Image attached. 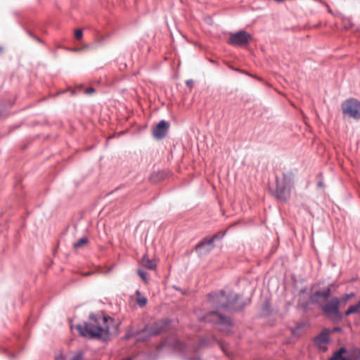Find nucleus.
Masks as SVG:
<instances>
[{"label": "nucleus", "mask_w": 360, "mask_h": 360, "mask_svg": "<svg viewBox=\"0 0 360 360\" xmlns=\"http://www.w3.org/2000/svg\"><path fill=\"white\" fill-rule=\"evenodd\" d=\"M234 70H235L236 71L239 72H241V73H243V74H247V73L245 72V71H244V70H239L238 68H236V69H234Z\"/></svg>", "instance_id": "26"}, {"label": "nucleus", "mask_w": 360, "mask_h": 360, "mask_svg": "<svg viewBox=\"0 0 360 360\" xmlns=\"http://www.w3.org/2000/svg\"><path fill=\"white\" fill-rule=\"evenodd\" d=\"M79 50V49L77 48H74L72 49V51H77Z\"/></svg>", "instance_id": "29"}, {"label": "nucleus", "mask_w": 360, "mask_h": 360, "mask_svg": "<svg viewBox=\"0 0 360 360\" xmlns=\"http://www.w3.org/2000/svg\"><path fill=\"white\" fill-rule=\"evenodd\" d=\"M219 238H221V236H219L218 234L213 236L212 238H205L202 241L196 245L195 250L199 252L200 254H206L213 249L214 246V241L215 239Z\"/></svg>", "instance_id": "7"}, {"label": "nucleus", "mask_w": 360, "mask_h": 360, "mask_svg": "<svg viewBox=\"0 0 360 360\" xmlns=\"http://www.w3.org/2000/svg\"><path fill=\"white\" fill-rule=\"evenodd\" d=\"M352 314H360V300L356 304L351 305L345 313V316H349Z\"/></svg>", "instance_id": "14"}, {"label": "nucleus", "mask_w": 360, "mask_h": 360, "mask_svg": "<svg viewBox=\"0 0 360 360\" xmlns=\"http://www.w3.org/2000/svg\"><path fill=\"white\" fill-rule=\"evenodd\" d=\"M295 176V174L292 171H287L281 175H276V193L278 198L285 201L290 198Z\"/></svg>", "instance_id": "3"}, {"label": "nucleus", "mask_w": 360, "mask_h": 360, "mask_svg": "<svg viewBox=\"0 0 360 360\" xmlns=\"http://www.w3.org/2000/svg\"><path fill=\"white\" fill-rule=\"evenodd\" d=\"M140 264L149 270H155L157 268V262L155 259H150L147 254L143 255L142 257Z\"/></svg>", "instance_id": "11"}, {"label": "nucleus", "mask_w": 360, "mask_h": 360, "mask_svg": "<svg viewBox=\"0 0 360 360\" xmlns=\"http://www.w3.org/2000/svg\"><path fill=\"white\" fill-rule=\"evenodd\" d=\"M3 47L2 46H0V53H1L3 51Z\"/></svg>", "instance_id": "30"}, {"label": "nucleus", "mask_w": 360, "mask_h": 360, "mask_svg": "<svg viewBox=\"0 0 360 360\" xmlns=\"http://www.w3.org/2000/svg\"><path fill=\"white\" fill-rule=\"evenodd\" d=\"M186 84L188 87H192L193 85V79H188L186 81Z\"/></svg>", "instance_id": "24"}, {"label": "nucleus", "mask_w": 360, "mask_h": 360, "mask_svg": "<svg viewBox=\"0 0 360 360\" xmlns=\"http://www.w3.org/2000/svg\"><path fill=\"white\" fill-rule=\"evenodd\" d=\"M88 242V239L86 237H82L80 239H79L76 243H74V248H79L84 245H86Z\"/></svg>", "instance_id": "19"}, {"label": "nucleus", "mask_w": 360, "mask_h": 360, "mask_svg": "<svg viewBox=\"0 0 360 360\" xmlns=\"http://www.w3.org/2000/svg\"><path fill=\"white\" fill-rule=\"evenodd\" d=\"M252 36L245 30H239L234 33H231L229 39V44L233 46H243L249 43Z\"/></svg>", "instance_id": "5"}, {"label": "nucleus", "mask_w": 360, "mask_h": 360, "mask_svg": "<svg viewBox=\"0 0 360 360\" xmlns=\"http://www.w3.org/2000/svg\"><path fill=\"white\" fill-rule=\"evenodd\" d=\"M23 30L25 31V32L33 39L36 40L38 43L44 44V41L38 37L37 35H35L31 30L25 27L24 25H21Z\"/></svg>", "instance_id": "17"}, {"label": "nucleus", "mask_w": 360, "mask_h": 360, "mask_svg": "<svg viewBox=\"0 0 360 360\" xmlns=\"http://www.w3.org/2000/svg\"><path fill=\"white\" fill-rule=\"evenodd\" d=\"M13 15L14 16H18V15H19V13H18V11H13Z\"/></svg>", "instance_id": "28"}, {"label": "nucleus", "mask_w": 360, "mask_h": 360, "mask_svg": "<svg viewBox=\"0 0 360 360\" xmlns=\"http://www.w3.org/2000/svg\"><path fill=\"white\" fill-rule=\"evenodd\" d=\"M176 344L178 345V346H176V349H182V347H183V344L180 342H176Z\"/></svg>", "instance_id": "25"}, {"label": "nucleus", "mask_w": 360, "mask_h": 360, "mask_svg": "<svg viewBox=\"0 0 360 360\" xmlns=\"http://www.w3.org/2000/svg\"><path fill=\"white\" fill-rule=\"evenodd\" d=\"M330 295V288L327 287L322 291H316L310 296V300L313 303H321L328 300Z\"/></svg>", "instance_id": "10"}, {"label": "nucleus", "mask_w": 360, "mask_h": 360, "mask_svg": "<svg viewBox=\"0 0 360 360\" xmlns=\"http://www.w3.org/2000/svg\"><path fill=\"white\" fill-rule=\"evenodd\" d=\"M203 345H204V342H203V341H202V342H201V343H200V345H202V346Z\"/></svg>", "instance_id": "31"}, {"label": "nucleus", "mask_w": 360, "mask_h": 360, "mask_svg": "<svg viewBox=\"0 0 360 360\" xmlns=\"http://www.w3.org/2000/svg\"><path fill=\"white\" fill-rule=\"evenodd\" d=\"M345 352L346 349L344 347H341L334 353L333 356L330 359V360H349L348 358L342 356V354Z\"/></svg>", "instance_id": "15"}, {"label": "nucleus", "mask_w": 360, "mask_h": 360, "mask_svg": "<svg viewBox=\"0 0 360 360\" xmlns=\"http://www.w3.org/2000/svg\"><path fill=\"white\" fill-rule=\"evenodd\" d=\"M318 186H319V187L322 188L323 186V184L322 181H319L318 183Z\"/></svg>", "instance_id": "27"}, {"label": "nucleus", "mask_w": 360, "mask_h": 360, "mask_svg": "<svg viewBox=\"0 0 360 360\" xmlns=\"http://www.w3.org/2000/svg\"><path fill=\"white\" fill-rule=\"evenodd\" d=\"M83 37V31L81 29H77L75 31V38L77 40H80Z\"/></svg>", "instance_id": "22"}, {"label": "nucleus", "mask_w": 360, "mask_h": 360, "mask_svg": "<svg viewBox=\"0 0 360 360\" xmlns=\"http://www.w3.org/2000/svg\"><path fill=\"white\" fill-rule=\"evenodd\" d=\"M119 323L109 316H101L93 319L84 326L77 325V329L84 338H106L109 335H116Z\"/></svg>", "instance_id": "2"}, {"label": "nucleus", "mask_w": 360, "mask_h": 360, "mask_svg": "<svg viewBox=\"0 0 360 360\" xmlns=\"http://www.w3.org/2000/svg\"><path fill=\"white\" fill-rule=\"evenodd\" d=\"M71 360H84V353L82 352H77L71 359Z\"/></svg>", "instance_id": "21"}, {"label": "nucleus", "mask_w": 360, "mask_h": 360, "mask_svg": "<svg viewBox=\"0 0 360 360\" xmlns=\"http://www.w3.org/2000/svg\"><path fill=\"white\" fill-rule=\"evenodd\" d=\"M155 324H156V326L150 330L148 328H146L145 333L149 332V335L150 336L155 335L160 333L163 330L162 326L164 325V323L161 321L157 322Z\"/></svg>", "instance_id": "13"}, {"label": "nucleus", "mask_w": 360, "mask_h": 360, "mask_svg": "<svg viewBox=\"0 0 360 360\" xmlns=\"http://www.w3.org/2000/svg\"><path fill=\"white\" fill-rule=\"evenodd\" d=\"M170 124L165 120H161L153 127V136L156 140L163 139L167 134Z\"/></svg>", "instance_id": "6"}, {"label": "nucleus", "mask_w": 360, "mask_h": 360, "mask_svg": "<svg viewBox=\"0 0 360 360\" xmlns=\"http://www.w3.org/2000/svg\"><path fill=\"white\" fill-rule=\"evenodd\" d=\"M330 330L324 329L319 335L314 338V344L321 352H326L328 349V342H329Z\"/></svg>", "instance_id": "9"}, {"label": "nucleus", "mask_w": 360, "mask_h": 360, "mask_svg": "<svg viewBox=\"0 0 360 360\" xmlns=\"http://www.w3.org/2000/svg\"><path fill=\"white\" fill-rule=\"evenodd\" d=\"M340 303V299L333 297L331 300L326 302L323 307L322 310L327 314L335 317L339 316L338 307Z\"/></svg>", "instance_id": "8"}, {"label": "nucleus", "mask_w": 360, "mask_h": 360, "mask_svg": "<svg viewBox=\"0 0 360 360\" xmlns=\"http://www.w3.org/2000/svg\"><path fill=\"white\" fill-rule=\"evenodd\" d=\"M95 91L96 89L94 87H89L84 90V93L87 95H91Z\"/></svg>", "instance_id": "23"}, {"label": "nucleus", "mask_w": 360, "mask_h": 360, "mask_svg": "<svg viewBox=\"0 0 360 360\" xmlns=\"http://www.w3.org/2000/svg\"><path fill=\"white\" fill-rule=\"evenodd\" d=\"M110 34L101 35L98 32H97L95 44H89L86 45V47L92 49L96 48L97 46H103L105 43L106 40L110 37Z\"/></svg>", "instance_id": "12"}, {"label": "nucleus", "mask_w": 360, "mask_h": 360, "mask_svg": "<svg viewBox=\"0 0 360 360\" xmlns=\"http://www.w3.org/2000/svg\"><path fill=\"white\" fill-rule=\"evenodd\" d=\"M137 273H138L139 276H140V278L142 279V281L145 283H148V274L146 272H145L142 269H138Z\"/></svg>", "instance_id": "20"}, {"label": "nucleus", "mask_w": 360, "mask_h": 360, "mask_svg": "<svg viewBox=\"0 0 360 360\" xmlns=\"http://www.w3.org/2000/svg\"><path fill=\"white\" fill-rule=\"evenodd\" d=\"M355 296V294L354 292H350L348 294H345L341 299H340V305H345L347 302V301L354 297Z\"/></svg>", "instance_id": "18"}, {"label": "nucleus", "mask_w": 360, "mask_h": 360, "mask_svg": "<svg viewBox=\"0 0 360 360\" xmlns=\"http://www.w3.org/2000/svg\"><path fill=\"white\" fill-rule=\"evenodd\" d=\"M136 302L139 307H145L147 304V299L143 296L139 290L136 291Z\"/></svg>", "instance_id": "16"}, {"label": "nucleus", "mask_w": 360, "mask_h": 360, "mask_svg": "<svg viewBox=\"0 0 360 360\" xmlns=\"http://www.w3.org/2000/svg\"><path fill=\"white\" fill-rule=\"evenodd\" d=\"M328 12H329V13H332L331 9H329V10H328Z\"/></svg>", "instance_id": "32"}, {"label": "nucleus", "mask_w": 360, "mask_h": 360, "mask_svg": "<svg viewBox=\"0 0 360 360\" xmlns=\"http://www.w3.org/2000/svg\"><path fill=\"white\" fill-rule=\"evenodd\" d=\"M342 113L348 117L360 120V101L356 98H350L344 101L342 104Z\"/></svg>", "instance_id": "4"}, {"label": "nucleus", "mask_w": 360, "mask_h": 360, "mask_svg": "<svg viewBox=\"0 0 360 360\" xmlns=\"http://www.w3.org/2000/svg\"><path fill=\"white\" fill-rule=\"evenodd\" d=\"M238 299V295L230 292L226 294L221 290L219 292H214L209 295V302L216 309L215 311L210 312L204 319L206 321H212L218 325L219 330L229 332L231 326L230 319L224 316L222 311H231L236 309L235 302Z\"/></svg>", "instance_id": "1"}]
</instances>
